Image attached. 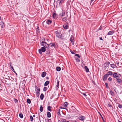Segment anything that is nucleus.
<instances>
[{
    "label": "nucleus",
    "instance_id": "nucleus-19",
    "mask_svg": "<svg viewBox=\"0 0 122 122\" xmlns=\"http://www.w3.org/2000/svg\"><path fill=\"white\" fill-rule=\"evenodd\" d=\"M65 11H63L62 13H60L59 15L61 16L62 17L63 16L65 15Z\"/></svg>",
    "mask_w": 122,
    "mask_h": 122
},
{
    "label": "nucleus",
    "instance_id": "nucleus-27",
    "mask_svg": "<svg viewBox=\"0 0 122 122\" xmlns=\"http://www.w3.org/2000/svg\"><path fill=\"white\" fill-rule=\"evenodd\" d=\"M116 79L117 80V81L118 82L120 83L122 81V80L121 79L118 78V77Z\"/></svg>",
    "mask_w": 122,
    "mask_h": 122
},
{
    "label": "nucleus",
    "instance_id": "nucleus-24",
    "mask_svg": "<svg viewBox=\"0 0 122 122\" xmlns=\"http://www.w3.org/2000/svg\"><path fill=\"white\" fill-rule=\"evenodd\" d=\"M112 72L110 71H109L107 73L108 74V75H112Z\"/></svg>",
    "mask_w": 122,
    "mask_h": 122
},
{
    "label": "nucleus",
    "instance_id": "nucleus-40",
    "mask_svg": "<svg viewBox=\"0 0 122 122\" xmlns=\"http://www.w3.org/2000/svg\"><path fill=\"white\" fill-rule=\"evenodd\" d=\"M14 102L15 103H17L18 102V100L17 99H14Z\"/></svg>",
    "mask_w": 122,
    "mask_h": 122
},
{
    "label": "nucleus",
    "instance_id": "nucleus-35",
    "mask_svg": "<svg viewBox=\"0 0 122 122\" xmlns=\"http://www.w3.org/2000/svg\"><path fill=\"white\" fill-rule=\"evenodd\" d=\"M61 121L63 122H70L69 121H67L66 122V120L64 119H62Z\"/></svg>",
    "mask_w": 122,
    "mask_h": 122
},
{
    "label": "nucleus",
    "instance_id": "nucleus-33",
    "mask_svg": "<svg viewBox=\"0 0 122 122\" xmlns=\"http://www.w3.org/2000/svg\"><path fill=\"white\" fill-rule=\"evenodd\" d=\"M30 121H32L33 120V118L32 116V115H30Z\"/></svg>",
    "mask_w": 122,
    "mask_h": 122
},
{
    "label": "nucleus",
    "instance_id": "nucleus-47",
    "mask_svg": "<svg viewBox=\"0 0 122 122\" xmlns=\"http://www.w3.org/2000/svg\"><path fill=\"white\" fill-rule=\"evenodd\" d=\"M10 68H11V70H14V68H13V67H10Z\"/></svg>",
    "mask_w": 122,
    "mask_h": 122
},
{
    "label": "nucleus",
    "instance_id": "nucleus-60",
    "mask_svg": "<svg viewBox=\"0 0 122 122\" xmlns=\"http://www.w3.org/2000/svg\"><path fill=\"white\" fill-rule=\"evenodd\" d=\"M119 122H122L121 121H119V120H118Z\"/></svg>",
    "mask_w": 122,
    "mask_h": 122
},
{
    "label": "nucleus",
    "instance_id": "nucleus-41",
    "mask_svg": "<svg viewBox=\"0 0 122 122\" xmlns=\"http://www.w3.org/2000/svg\"><path fill=\"white\" fill-rule=\"evenodd\" d=\"M99 113V114H100V116L101 117V118H102V119L103 120V121H104V119L103 117L101 115V114L100 113Z\"/></svg>",
    "mask_w": 122,
    "mask_h": 122
},
{
    "label": "nucleus",
    "instance_id": "nucleus-6",
    "mask_svg": "<svg viewBox=\"0 0 122 122\" xmlns=\"http://www.w3.org/2000/svg\"><path fill=\"white\" fill-rule=\"evenodd\" d=\"M74 40V38L73 36H71V38L70 39V41H71V42L72 43H74V42L73 41Z\"/></svg>",
    "mask_w": 122,
    "mask_h": 122
},
{
    "label": "nucleus",
    "instance_id": "nucleus-62",
    "mask_svg": "<svg viewBox=\"0 0 122 122\" xmlns=\"http://www.w3.org/2000/svg\"><path fill=\"white\" fill-rule=\"evenodd\" d=\"M58 121L59 122V121L61 122V121L60 120H59Z\"/></svg>",
    "mask_w": 122,
    "mask_h": 122
},
{
    "label": "nucleus",
    "instance_id": "nucleus-61",
    "mask_svg": "<svg viewBox=\"0 0 122 122\" xmlns=\"http://www.w3.org/2000/svg\"><path fill=\"white\" fill-rule=\"evenodd\" d=\"M109 107H111V105H109Z\"/></svg>",
    "mask_w": 122,
    "mask_h": 122
},
{
    "label": "nucleus",
    "instance_id": "nucleus-64",
    "mask_svg": "<svg viewBox=\"0 0 122 122\" xmlns=\"http://www.w3.org/2000/svg\"><path fill=\"white\" fill-rule=\"evenodd\" d=\"M119 64L118 63H117V64Z\"/></svg>",
    "mask_w": 122,
    "mask_h": 122
},
{
    "label": "nucleus",
    "instance_id": "nucleus-31",
    "mask_svg": "<svg viewBox=\"0 0 122 122\" xmlns=\"http://www.w3.org/2000/svg\"><path fill=\"white\" fill-rule=\"evenodd\" d=\"M67 103L66 102H65L64 103V106L65 107H66L67 106Z\"/></svg>",
    "mask_w": 122,
    "mask_h": 122
},
{
    "label": "nucleus",
    "instance_id": "nucleus-20",
    "mask_svg": "<svg viewBox=\"0 0 122 122\" xmlns=\"http://www.w3.org/2000/svg\"><path fill=\"white\" fill-rule=\"evenodd\" d=\"M49 82L48 81H46L44 84V85L45 86H46L49 83Z\"/></svg>",
    "mask_w": 122,
    "mask_h": 122
},
{
    "label": "nucleus",
    "instance_id": "nucleus-58",
    "mask_svg": "<svg viewBox=\"0 0 122 122\" xmlns=\"http://www.w3.org/2000/svg\"><path fill=\"white\" fill-rule=\"evenodd\" d=\"M1 17L0 16V20H1Z\"/></svg>",
    "mask_w": 122,
    "mask_h": 122
},
{
    "label": "nucleus",
    "instance_id": "nucleus-44",
    "mask_svg": "<svg viewBox=\"0 0 122 122\" xmlns=\"http://www.w3.org/2000/svg\"><path fill=\"white\" fill-rule=\"evenodd\" d=\"M60 109H58V112H57V114L59 115V114H60Z\"/></svg>",
    "mask_w": 122,
    "mask_h": 122
},
{
    "label": "nucleus",
    "instance_id": "nucleus-34",
    "mask_svg": "<svg viewBox=\"0 0 122 122\" xmlns=\"http://www.w3.org/2000/svg\"><path fill=\"white\" fill-rule=\"evenodd\" d=\"M59 86V82L58 80H57V83L56 85V87H58Z\"/></svg>",
    "mask_w": 122,
    "mask_h": 122
},
{
    "label": "nucleus",
    "instance_id": "nucleus-42",
    "mask_svg": "<svg viewBox=\"0 0 122 122\" xmlns=\"http://www.w3.org/2000/svg\"><path fill=\"white\" fill-rule=\"evenodd\" d=\"M112 78L111 77H109L108 79V80L109 81H112Z\"/></svg>",
    "mask_w": 122,
    "mask_h": 122
},
{
    "label": "nucleus",
    "instance_id": "nucleus-32",
    "mask_svg": "<svg viewBox=\"0 0 122 122\" xmlns=\"http://www.w3.org/2000/svg\"><path fill=\"white\" fill-rule=\"evenodd\" d=\"M63 27L64 29H67L68 26L66 25H63Z\"/></svg>",
    "mask_w": 122,
    "mask_h": 122
},
{
    "label": "nucleus",
    "instance_id": "nucleus-14",
    "mask_svg": "<svg viewBox=\"0 0 122 122\" xmlns=\"http://www.w3.org/2000/svg\"><path fill=\"white\" fill-rule=\"evenodd\" d=\"M110 65L111 67L113 68H115L117 67L116 65H115L114 64H110Z\"/></svg>",
    "mask_w": 122,
    "mask_h": 122
},
{
    "label": "nucleus",
    "instance_id": "nucleus-56",
    "mask_svg": "<svg viewBox=\"0 0 122 122\" xmlns=\"http://www.w3.org/2000/svg\"><path fill=\"white\" fill-rule=\"evenodd\" d=\"M46 79H49V77H47V76L46 77Z\"/></svg>",
    "mask_w": 122,
    "mask_h": 122
},
{
    "label": "nucleus",
    "instance_id": "nucleus-7",
    "mask_svg": "<svg viewBox=\"0 0 122 122\" xmlns=\"http://www.w3.org/2000/svg\"><path fill=\"white\" fill-rule=\"evenodd\" d=\"M108 74H105L103 77V79L104 80H106L107 78L108 77Z\"/></svg>",
    "mask_w": 122,
    "mask_h": 122
},
{
    "label": "nucleus",
    "instance_id": "nucleus-43",
    "mask_svg": "<svg viewBox=\"0 0 122 122\" xmlns=\"http://www.w3.org/2000/svg\"><path fill=\"white\" fill-rule=\"evenodd\" d=\"M65 0H61L60 2V3H62Z\"/></svg>",
    "mask_w": 122,
    "mask_h": 122
},
{
    "label": "nucleus",
    "instance_id": "nucleus-30",
    "mask_svg": "<svg viewBox=\"0 0 122 122\" xmlns=\"http://www.w3.org/2000/svg\"><path fill=\"white\" fill-rule=\"evenodd\" d=\"M62 20H63L66 22L67 20V18L66 17L63 18L62 19Z\"/></svg>",
    "mask_w": 122,
    "mask_h": 122
},
{
    "label": "nucleus",
    "instance_id": "nucleus-11",
    "mask_svg": "<svg viewBox=\"0 0 122 122\" xmlns=\"http://www.w3.org/2000/svg\"><path fill=\"white\" fill-rule=\"evenodd\" d=\"M117 74L115 72L113 75V77L114 78H116V79L118 77V76H117Z\"/></svg>",
    "mask_w": 122,
    "mask_h": 122
},
{
    "label": "nucleus",
    "instance_id": "nucleus-25",
    "mask_svg": "<svg viewBox=\"0 0 122 122\" xmlns=\"http://www.w3.org/2000/svg\"><path fill=\"white\" fill-rule=\"evenodd\" d=\"M27 102L29 104H30L31 103V101L30 99H27Z\"/></svg>",
    "mask_w": 122,
    "mask_h": 122
},
{
    "label": "nucleus",
    "instance_id": "nucleus-63",
    "mask_svg": "<svg viewBox=\"0 0 122 122\" xmlns=\"http://www.w3.org/2000/svg\"><path fill=\"white\" fill-rule=\"evenodd\" d=\"M45 39H44V41H45Z\"/></svg>",
    "mask_w": 122,
    "mask_h": 122
},
{
    "label": "nucleus",
    "instance_id": "nucleus-53",
    "mask_svg": "<svg viewBox=\"0 0 122 122\" xmlns=\"http://www.w3.org/2000/svg\"><path fill=\"white\" fill-rule=\"evenodd\" d=\"M121 76V74H119L117 75V76H118V77L120 76Z\"/></svg>",
    "mask_w": 122,
    "mask_h": 122
},
{
    "label": "nucleus",
    "instance_id": "nucleus-16",
    "mask_svg": "<svg viewBox=\"0 0 122 122\" xmlns=\"http://www.w3.org/2000/svg\"><path fill=\"white\" fill-rule=\"evenodd\" d=\"M49 45V46H50L52 47H54L55 46V43H50Z\"/></svg>",
    "mask_w": 122,
    "mask_h": 122
},
{
    "label": "nucleus",
    "instance_id": "nucleus-9",
    "mask_svg": "<svg viewBox=\"0 0 122 122\" xmlns=\"http://www.w3.org/2000/svg\"><path fill=\"white\" fill-rule=\"evenodd\" d=\"M46 74V73L45 72H43L41 74V76L42 77H44Z\"/></svg>",
    "mask_w": 122,
    "mask_h": 122
},
{
    "label": "nucleus",
    "instance_id": "nucleus-52",
    "mask_svg": "<svg viewBox=\"0 0 122 122\" xmlns=\"http://www.w3.org/2000/svg\"><path fill=\"white\" fill-rule=\"evenodd\" d=\"M12 71H13L16 75H17V73L14 70H12Z\"/></svg>",
    "mask_w": 122,
    "mask_h": 122
},
{
    "label": "nucleus",
    "instance_id": "nucleus-49",
    "mask_svg": "<svg viewBox=\"0 0 122 122\" xmlns=\"http://www.w3.org/2000/svg\"><path fill=\"white\" fill-rule=\"evenodd\" d=\"M48 122H51V119H48Z\"/></svg>",
    "mask_w": 122,
    "mask_h": 122
},
{
    "label": "nucleus",
    "instance_id": "nucleus-21",
    "mask_svg": "<svg viewBox=\"0 0 122 122\" xmlns=\"http://www.w3.org/2000/svg\"><path fill=\"white\" fill-rule=\"evenodd\" d=\"M44 96L43 94L42 93L41 94V95L40 96V99L41 100H43V98H44Z\"/></svg>",
    "mask_w": 122,
    "mask_h": 122
},
{
    "label": "nucleus",
    "instance_id": "nucleus-10",
    "mask_svg": "<svg viewBox=\"0 0 122 122\" xmlns=\"http://www.w3.org/2000/svg\"><path fill=\"white\" fill-rule=\"evenodd\" d=\"M114 33V31H109L107 35H112Z\"/></svg>",
    "mask_w": 122,
    "mask_h": 122
},
{
    "label": "nucleus",
    "instance_id": "nucleus-23",
    "mask_svg": "<svg viewBox=\"0 0 122 122\" xmlns=\"http://www.w3.org/2000/svg\"><path fill=\"white\" fill-rule=\"evenodd\" d=\"M40 110L41 112H42L43 111V107L42 105H41L40 106Z\"/></svg>",
    "mask_w": 122,
    "mask_h": 122
},
{
    "label": "nucleus",
    "instance_id": "nucleus-28",
    "mask_svg": "<svg viewBox=\"0 0 122 122\" xmlns=\"http://www.w3.org/2000/svg\"><path fill=\"white\" fill-rule=\"evenodd\" d=\"M56 70L57 71H60L61 70V68L60 67H57Z\"/></svg>",
    "mask_w": 122,
    "mask_h": 122
},
{
    "label": "nucleus",
    "instance_id": "nucleus-3",
    "mask_svg": "<svg viewBox=\"0 0 122 122\" xmlns=\"http://www.w3.org/2000/svg\"><path fill=\"white\" fill-rule=\"evenodd\" d=\"M46 49L47 50V49H46L45 47H42L41 49H39V53L40 54H42V52H44L45 51Z\"/></svg>",
    "mask_w": 122,
    "mask_h": 122
},
{
    "label": "nucleus",
    "instance_id": "nucleus-55",
    "mask_svg": "<svg viewBox=\"0 0 122 122\" xmlns=\"http://www.w3.org/2000/svg\"><path fill=\"white\" fill-rule=\"evenodd\" d=\"M10 67H12L11 66V63H10Z\"/></svg>",
    "mask_w": 122,
    "mask_h": 122
},
{
    "label": "nucleus",
    "instance_id": "nucleus-4",
    "mask_svg": "<svg viewBox=\"0 0 122 122\" xmlns=\"http://www.w3.org/2000/svg\"><path fill=\"white\" fill-rule=\"evenodd\" d=\"M35 87L36 89V95L37 96H39V92H40V89L39 88H38L37 86H36Z\"/></svg>",
    "mask_w": 122,
    "mask_h": 122
},
{
    "label": "nucleus",
    "instance_id": "nucleus-17",
    "mask_svg": "<svg viewBox=\"0 0 122 122\" xmlns=\"http://www.w3.org/2000/svg\"><path fill=\"white\" fill-rule=\"evenodd\" d=\"M47 117H48L50 118L51 117V115L50 112H47Z\"/></svg>",
    "mask_w": 122,
    "mask_h": 122
},
{
    "label": "nucleus",
    "instance_id": "nucleus-26",
    "mask_svg": "<svg viewBox=\"0 0 122 122\" xmlns=\"http://www.w3.org/2000/svg\"><path fill=\"white\" fill-rule=\"evenodd\" d=\"M75 59L76 61L77 62H79L80 61V60L78 58L75 57Z\"/></svg>",
    "mask_w": 122,
    "mask_h": 122
},
{
    "label": "nucleus",
    "instance_id": "nucleus-12",
    "mask_svg": "<svg viewBox=\"0 0 122 122\" xmlns=\"http://www.w3.org/2000/svg\"><path fill=\"white\" fill-rule=\"evenodd\" d=\"M46 22L48 24H50L51 23L52 21L50 20H48L46 21Z\"/></svg>",
    "mask_w": 122,
    "mask_h": 122
},
{
    "label": "nucleus",
    "instance_id": "nucleus-2",
    "mask_svg": "<svg viewBox=\"0 0 122 122\" xmlns=\"http://www.w3.org/2000/svg\"><path fill=\"white\" fill-rule=\"evenodd\" d=\"M55 33L56 37L59 38H62V35L60 31H56Z\"/></svg>",
    "mask_w": 122,
    "mask_h": 122
},
{
    "label": "nucleus",
    "instance_id": "nucleus-39",
    "mask_svg": "<svg viewBox=\"0 0 122 122\" xmlns=\"http://www.w3.org/2000/svg\"><path fill=\"white\" fill-rule=\"evenodd\" d=\"M75 56H77L79 58H80V56L79 55V54H75Z\"/></svg>",
    "mask_w": 122,
    "mask_h": 122
},
{
    "label": "nucleus",
    "instance_id": "nucleus-51",
    "mask_svg": "<svg viewBox=\"0 0 122 122\" xmlns=\"http://www.w3.org/2000/svg\"><path fill=\"white\" fill-rule=\"evenodd\" d=\"M99 39H100V40H103V39L102 38V37H100L99 38Z\"/></svg>",
    "mask_w": 122,
    "mask_h": 122
},
{
    "label": "nucleus",
    "instance_id": "nucleus-48",
    "mask_svg": "<svg viewBox=\"0 0 122 122\" xmlns=\"http://www.w3.org/2000/svg\"><path fill=\"white\" fill-rule=\"evenodd\" d=\"M60 108H61V109H66L65 108H64V107H60Z\"/></svg>",
    "mask_w": 122,
    "mask_h": 122
},
{
    "label": "nucleus",
    "instance_id": "nucleus-38",
    "mask_svg": "<svg viewBox=\"0 0 122 122\" xmlns=\"http://www.w3.org/2000/svg\"><path fill=\"white\" fill-rule=\"evenodd\" d=\"M56 14L55 13H54L53 14V18H56Z\"/></svg>",
    "mask_w": 122,
    "mask_h": 122
},
{
    "label": "nucleus",
    "instance_id": "nucleus-50",
    "mask_svg": "<svg viewBox=\"0 0 122 122\" xmlns=\"http://www.w3.org/2000/svg\"><path fill=\"white\" fill-rule=\"evenodd\" d=\"M83 95H84V96H85V97H86V93H83Z\"/></svg>",
    "mask_w": 122,
    "mask_h": 122
},
{
    "label": "nucleus",
    "instance_id": "nucleus-5",
    "mask_svg": "<svg viewBox=\"0 0 122 122\" xmlns=\"http://www.w3.org/2000/svg\"><path fill=\"white\" fill-rule=\"evenodd\" d=\"M78 118L80 120L83 121L86 118L84 116L81 115L78 117Z\"/></svg>",
    "mask_w": 122,
    "mask_h": 122
},
{
    "label": "nucleus",
    "instance_id": "nucleus-29",
    "mask_svg": "<svg viewBox=\"0 0 122 122\" xmlns=\"http://www.w3.org/2000/svg\"><path fill=\"white\" fill-rule=\"evenodd\" d=\"M47 89V87H44L43 90L44 92H46V91Z\"/></svg>",
    "mask_w": 122,
    "mask_h": 122
},
{
    "label": "nucleus",
    "instance_id": "nucleus-46",
    "mask_svg": "<svg viewBox=\"0 0 122 122\" xmlns=\"http://www.w3.org/2000/svg\"><path fill=\"white\" fill-rule=\"evenodd\" d=\"M70 52L71 53H72V54H75L74 52H73L71 50H70Z\"/></svg>",
    "mask_w": 122,
    "mask_h": 122
},
{
    "label": "nucleus",
    "instance_id": "nucleus-1",
    "mask_svg": "<svg viewBox=\"0 0 122 122\" xmlns=\"http://www.w3.org/2000/svg\"><path fill=\"white\" fill-rule=\"evenodd\" d=\"M40 44L41 46H43L44 47L47 49V50H48L49 49V45L47 44L46 42L42 41L41 42H40Z\"/></svg>",
    "mask_w": 122,
    "mask_h": 122
},
{
    "label": "nucleus",
    "instance_id": "nucleus-36",
    "mask_svg": "<svg viewBox=\"0 0 122 122\" xmlns=\"http://www.w3.org/2000/svg\"><path fill=\"white\" fill-rule=\"evenodd\" d=\"M105 84L106 86V88H108L109 87V86H108V83H105Z\"/></svg>",
    "mask_w": 122,
    "mask_h": 122
},
{
    "label": "nucleus",
    "instance_id": "nucleus-8",
    "mask_svg": "<svg viewBox=\"0 0 122 122\" xmlns=\"http://www.w3.org/2000/svg\"><path fill=\"white\" fill-rule=\"evenodd\" d=\"M84 68L85 70L87 72H89V70L88 68L87 67V66H85L84 67Z\"/></svg>",
    "mask_w": 122,
    "mask_h": 122
},
{
    "label": "nucleus",
    "instance_id": "nucleus-18",
    "mask_svg": "<svg viewBox=\"0 0 122 122\" xmlns=\"http://www.w3.org/2000/svg\"><path fill=\"white\" fill-rule=\"evenodd\" d=\"M52 107H51L50 106H48L47 107V109L50 111L51 112L52 111L51 110V109Z\"/></svg>",
    "mask_w": 122,
    "mask_h": 122
},
{
    "label": "nucleus",
    "instance_id": "nucleus-45",
    "mask_svg": "<svg viewBox=\"0 0 122 122\" xmlns=\"http://www.w3.org/2000/svg\"><path fill=\"white\" fill-rule=\"evenodd\" d=\"M110 91L111 94L113 95V94L114 93L112 90Z\"/></svg>",
    "mask_w": 122,
    "mask_h": 122
},
{
    "label": "nucleus",
    "instance_id": "nucleus-37",
    "mask_svg": "<svg viewBox=\"0 0 122 122\" xmlns=\"http://www.w3.org/2000/svg\"><path fill=\"white\" fill-rule=\"evenodd\" d=\"M118 107L120 108H121L122 107V105L119 104L118 105Z\"/></svg>",
    "mask_w": 122,
    "mask_h": 122
},
{
    "label": "nucleus",
    "instance_id": "nucleus-57",
    "mask_svg": "<svg viewBox=\"0 0 122 122\" xmlns=\"http://www.w3.org/2000/svg\"><path fill=\"white\" fill-rule=\"evenodd\" d=\"M35 117V115H33V117Z\"/></svg>",
    "mask_w": 122,
    "mask_h": 122
},
{
    "label": "nucleus",
    "instance_id": "nucleus-22",
    "mask_svg": "<svg viewBox=\"0 0 122 122\" xmlns=\"http://www.w3.org/2000/svg\"><path fill=\"white\" fill-rule=\"evenodd\" d=\"M19 116L21 118H22L23 117V115L22 113H20L19 114Z\"/></svg>",
    "mask_w": 122,
    "mask_h": 122
},
{
    "label": "nucleus",
    "instance_id": "nucleus-59",
    "mask_svg": "<svg viewBox=\"0 0 122 122\" xmlns=\"http://www.w3.org/2000/svg\"><path fill=\"white\" fill-rule=\"evenodd\" d=\"M74 122H77V121H75Z\"/></svg>",
    "mask_w": 122,
    "mask_h": 122
},
{
    "label": "nucleus",
    "instance_id": "nucleus-13",
    "mask_svg": "<svg viewBox=\"0 0 122 122\" xmlns=\"http://www.w3.org/2000/svg\"><path fill=\"white\" fill-rule=\"evenodd\" d=\"M110 63L109 62H107L105 63V67H107L108 66H109Z\"/></svg>",
    "mask_w": 122,
    "mask_h": 122
},
{
    "label": "nucleus",
    "instance_id": "nucleus-54",
    "mask_svg": "<svg viewBox=\"0 0 122 122\" xmlns=\"http://www.w3.org/2000/svg\"><path fill=\"white\" fill-rule=\"evenodd\" d=\"M94 0H91L90 2V4H91L92 2Z\"/></svg>",
    "mask_w": 122,
    "mask_h": 122
},
{
    "label": "nucleus",
    "instance_id": "nucleus-15",
    "mask_svg": "<svg viewBox=\"0 0 122 122\" xmlns=\"http://www.w3.org/2000/svg\"><path fill=\"white\" fill-rule=\"evenodd\" d=\"M0 25L1 26V27L2 28H4L5 26L4 24V23L3 22H0Z\"/></svg>",
    "mask_w": 122,
    "mask_h": 122
}]
</instances>
